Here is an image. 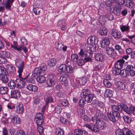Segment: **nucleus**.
Returning a JSON list of instances; mask_svg holds the SVG:
<instances>
[{
	"mask_svg": "<svg viewBox=\"0 0 135 135\" xmlns=\"http://www.w3.org/2000/svg\"><path fill=\"white\" fill-rule=\"evenodd\" d=\"M15 62V65L18 69L17 72L18 73L19 78L23 80H26L27 82L34 83L35 82V79H36L37 75H39L40 73L41 72V70H37V68H36L35 69L34 72L31 75L30 74H29L25 77L23 78L21 76L25 66L24 62L23 61L20 60L19 59H17L16 60Z\"/></svg>",
	"mask_w": 135,
	"mask_h": 135,
	"instance_id": "obj_1",
	"label": "nucleus"
},
{
	"mask_svg": "<svg viewBox=\"0 0 135 135\" xmlns=\"http://www.w3.org/2000/svg\"><path fill=\"white\" fill-rule=\"evenodd\" d=\"M93 95L91 93L90 90L85 89L81 90L80 97L81 98L85 99V100L87 103H90L91 102L93 98Z\"/></svg>",
	"mask_w": 135,
	"mask_h": 135,
	"instance_id": "obj_2",
	"label": "nucleus"
},
{
	"mask_svg": "<svg viewBox=\"0 0 135 135\" xmlns=\"http://www.w3.org/2000/svg\"><path fill=\"white\" fill-rule=\"evenodd\" d=\"M47 66L44 64L42 67H41L40 69L37 68V70H41V72L39 75H37L36 77V79L37 81L39 83H44L46 81V78L44 76L46 74V70L47 69Z\"/></svg>",
	"mask_w": 135,
	"mask_h": 135,
	"instance_id": "obj_3",
	"label": "nucleus"
},
{
	"mask_svg": "<svg viewBox=\"0 0 135 135\" xmlns=\"http://www.w3.org/2000/svg\"><path fill=\"white\" fill-rule=\"evenodd\" d=\"M80 57H84L85 62H88L91 60L92 57L93 52L90 50H84L83 49H80L78 53Z\"/></svg>",
	"mask_w": 135,
	"mask_h": 135,
	"instance_id": "obj_4",
	"label": "nucleus"
},
{
	"mask_svg": "<svg viewBox=\"0 0 135 135\" xmlns=\"http://www.w3.org/2000/svg\"><path fill=\"white\" fill-rule=\"evenodd\" d=\"M8 74L6 69L4 67L0 66V80L4 83H7L9 80Z\"/></svg>",
	"mask_w": 135,
	"mask_h": 135,
	"instance_id": "obj_5",
	"label": "nucleus"
},
{
	"mask_svg": "<svg viewBox=\"0 0 135 135\" xmlns=\"http://www.w3.org/2000/svg\"><path fill=\"white\" fill-rule=\"evenodd\" d=\"M116 135H134L128 128H124L122 129H118L115 132Z\"/></svg>",
	"mask_w": 135,
	"mask_h": 135,
	"instance_id": "obj_6",
	"label": "nucleus"
},
{
	"mask_svg": "<svg viewBox=\"0 0 135 135\" xmlns=\"http://www.w3.org/2000/svg\"><path fill=\"white\" fill-rule=\"evenodd\" d=\"M107 116L109 119L112 123L115 122L116 119H119L120 116L118 115L113 112H109L107 113Z\"/></svg>",
	"mask_w": 135,
	"mask_h": 135,
	"instance_id": "obj_7",
	"label": "nucleus"
},
{
	"mask_svg": "<svg viewBox=\"0 0 135 135\" xmlns=\"http://www.w3.org/2000/svg\"><path fill=\"white\" fill-rule=\"evenodd\" d=\"M44 120L43 115L41 113L36 114L35 121L37 125H42Z\"/></svg>",
	"mask_w": 135,
	"mask_h": 135,
	"instance_id": "obj_8",
	"label": "nucleus"
},
{
	"mask_svg": "<svg viewBox=\"0 0 135 135\" xmlns=\"http://www.w3.org/2000/svg\"><path fill=\"white\" fill-rule=\"evenodd\" d=\"M13 3L11 0H0V5L4 4L6 9L9 10H11Z\"/></svg>",
	"mask_w": 135,
	"mask_h": 135,
	"instance_id": "obj_9",
	"label": "nucleus"
},
{
	"mask_svg": "<svg viewBox=\"0 0 135 135\" xmlns=\"http://www.w3.org/2000/svg\"><path fill=\"white\" fill-rule=\"evenodd\" d=\"M105 53L109 57L115 56L117 55L116 52L114 49L110 47H107L105 49Z\"/></svg>",
	"mask_w": 135,
	"mask_h": 135,
	"instance_id": "obj_10",
	"label": "nucleus"
},
{
	"mask_svg": "<svg viewBox=\"0 0 135 135\" xmlns=\"http://www.w3.org/2000/svg\"><path fill=\"white\" fill-rule=\"evenodd\" d=\"M98 41V38L95 36H92L89 37L87 39V42L88 45H90L97 44Z\"/></svg>",
	"mask_w": 135,
	"mask_h": 135,
	"instance_id": "obj_11",
	"label": "nucleus"
},
{
	"mask_svg": "<svg viewBox=\"0 0 135 135\" xmlns=\"http://www.w3.org/2000/svg\"><path fill=\"white\" fill-rule=\"evenodd\" d=\"M54 80H55L54 75H50L49 76L46 83L47 87H51L53 86L55 84Z\"/></svg>",
	"mask_w": 135,
	"mask_h": 135,
	"instance_id": "obj_12",
	"label": "nucleus"
},
{
	"mask_svg": "<svg viewBox=\"0 0 135 135\" xmlns=\"http://www.w3.org/2000/svg\"><path fill=\"white\" fill-rule=\"evenodd\" d=\"M21 95V92L18 90H13L11 91V98L18 99Z\"/></svg>",
	"mask_w": 135,
	"mask_h": 135,
	"instance_id": "obj_13",
	"label": "nucleus"
},
{
	"mask_svg": "<svg viewBox=\"0 0 135 135\" xmlns=\"http://www.w3.org/2000/svg\"><path fill=\"white\" fill-rule=\"evenodd\" d=\"M126 70L129 75L133 77L135 75V71L134 70V67L131 65H128L126 66Z\"/></svg>",
	"mask_w": 135,
	"mask_h": 135,
	"instance_id": "obj_14",
	"label": "nucleus"
},
{
	"mask_svg": "<svg viewBox=\"0 0 135 135\" xmlns=\"http://www.w3.org/2000/svg\"><path fill=\"white\" fill-rule=\"evenodd\" d=\"M20 78L16 79L15 80V83L17 87L21 89L25 86V82L23 79Z\"/></svg>",
	"mask_w": 135,
	"mask_h": 135,
	"instance_id": "obj_15",
	"label": "nucleus"
},
{
	"mask_svg": "<svg viewBox=\"0 0 135 135\" xmlns=\"http://www.w3.org/2000/svg\"><path fill=\"white\" fill-rule=\"evenodd\" d=\"M112 36L115 38H120L121 37V33L118 30L113 29L111 32Z\"/></svg>",
	"mask_w": 135,
	"mask_h": 135,
	"instance_id": "obj_16",
	"label": "nucleus"
},
{
	"mask_svg": "<svg viewBox=\"0 0 135 135\" xmlns=\"http://www.w3.org/2000/svg\"><path fill=\"white\" fill-rule=\"evenodd\" d=\"M114 84L118 89L123 90L125 89V84L122 81H115Z\"/></svg>",
	"mask_w": 135,
	"mask_h": 135,
	"instance_id": "obj_17",
	"label": "nucleus"
},
{
	"mask_svg": "<svg viewBox=\"0 0 135 135\" xmlns=\"http://www.w3.org/2000/svg\"><path fill=\"white\" fill-rule=\"evenodd\" d=\"M68 75L67 74L65 73L60 76L59 80L63 84H66L68 83Z\"/></svg>",
	"mask_w": 135,
	"mask_h": 135,
	"instance_id": "obj_18",
	"label": "nucleus"
},
{
	"mask_svg": "<svg viewBox=\"0 0 135 135\" xmlns=\"http://www.w3.org/2000/svg\"><path fill=\"white\" fill-rule=\"evenodd\" d=\"M15 111L18 114L22 113L24 111V108L23 105L21 104H18L16 107Z\"/></svg>",
	"mask_w": 135,
	"mask_h": 135,
	"instance_id": "obj_19",
	"label": "nucleus"
},
{
	"mask_svg": "<svg viewBox=\"0 0 135 135\" xmlns=\"http://www.w3.org/2000/svg\"><path fill=\"white\" fill-rule=\"evenodd\" d=\"M95 124L97 125V126L100 129H102L106 127L105 122L100 119H99L96 122Z\"/></svg>",
	"mask_w": 135,
	"mask_h": 135,
	"instance_id": "obj_20",
	"label": "nucleus"
},
{
	"mask_svg": "<svg viewBox=\"0 0 135 135\" xmlns=\"http://www.w3.org/2000/svg\"><path fill=\"white\" fill-rule=\"evenodd\" d=\"M11 122L14 124H19L20 123V119L18 116L16 114L11 118Z\"/></svg>",
	"mask_w": 135,
	"mask_h": 135,
	"instance_id": "obj_21",
	"label": "nucleus"
},
{
	"mask_svg": "<svg viewBox=\"0 0 135 135\" xmlns=\"http://www.w3.org/2000/svg\"><path fill=\"white\" fill-rule=\"evenodd\" d=\"M26 89L29 91L36 92L38 90V87L35 85L32 84H29L26 86Z\"/></svg>",
	"mask_w": 135,
	"mask_h": 135,
	"instance_id": "obj_22",
	"label": "nucleus"
},
{
	"mask_svg": "<svg viewBox=\"0 0 135 135\" xmlns=\"http://www.w3.org/2000/svg\"><path fill=\"white\" fill-rule=\"evenodd\" d=\"M119 105H113L112 107V112L120 116L119 112H120V107H119Z\"/></svg>",
	"mask_w": 135,
	"mask_h": 135,
	"instance_id": "obj_23",
	"label": "nucleus"
},
{
	"mask_svg": "<svg viewBox=\"0 0 135 135\" xmlns=\"http://www.w3.org/2000/svg\"><path fill=\"white\" fill-rule=\"evenodd\" d=\"M123 62V61L119 59L117 60V62L115 63L114 66L116 68H117L118 69H121L123 67V64H124Z\"/></svg>",
	"mask_w": 135,
	"mask_h": 135,
	"instance_id": "obj_24",
	"label": "nucleus"
},
{
	"mask_svg": "<svg viewBox=\"0 0 135 135\" xmlns=\"http://www.w3.org/2000/svg\"><path fill=\"white\" fill-rule=\"evenodd\" d=\"M120 5L118 4L117 5L115 6L113 8V12L117 16H119L120 15V11L122 9Z\"/></svg>",
	"mask_w": 135,
	"mask_h": 135,
	"instance_id": "obj_25",
	"label": "nucleus"
},
{
	"mask_svg": "<svg viewBox=\"0 0 135 135\" xmlns=\"http://www.w3.org/2000/svg\"><path fill=\"white\" fill-rule=\"evenodd\" d=\"M104 56L102 54L97 53L95 55V59L98 61L103 62L104 60Z\"/></svg>",
	"mask_w": 135,
	"mask_h": 135,
	"instance_id": "obj_26",
	"label": "nucleus"
},
{
	"mask_svg": "<svg viewBox=\"0 0 135 135\" xmlns=\"http://www.w3.org/2000/svg\"><path fill=\"white\" fill-rule=\"evenodd\" d=\"M1 56L4 58L11 59L12 57V55L8 51L2 50L1 51Z\"/></svg>",
	"mask_w": 135,
	"mask_h": 135,
	"instance_id": "obj_27",
	"label": "nucleus"
},
{
	"mask_svg": "<svg viewBox=\"0 0 135 135\" xmlns=\"http://www.w3.org/2000/svg\"><path fill=\"white\" fill-rule=\"evenodd\" d=\"M95 115L98 118L102 117V118L105 120L107 119V117L105 115H102V112L99 109H97L96 111Z\"/></svg>",
	"mask_w": 135,
	"mask_h": 135,
	"instance_id": "obj_28",
	"label": "nucleus"
},
{
	"mask_svg": "<svg viewBox=\"0 0 135 135\" xmlns=\"http://www.w3.org/2000/svg\"><path fill=\"white\" fill-rule=\"evenodd\" d=\"M113 91L109 89H106L104 93V96L106 98H110L113 95Z\"/></svg>",
	"mask_w": 135,
	"mask_h": 135,
	"instance_id": "obj_29",
	"label": "nucleus"
},
{
	"mask_svg": "<svg viewBox=\"0 0 135 135\" xmlns=\"http://www.w3.org/2000/svg\"><path fill=\"white\" fill-rule=\"evenodd\" d=\"M120 28L122 32H126L127 35L128 34L130 31V27L128 26L122 25Z\"/></svg>",
	"mask_w": 135,
	"mask_h": 135,
	"instance_id": "obj_30",
	"label": "nucleus"
},
{
	"mask_svg": "<svg viewBox=\"0 0 135 135\" xmlns=\"http://www.w3.org/2000/svg\"><path fill=\"white\" fill-rule=\"evenodd\" d=\"M8 92V89L6 86L0 87V94L2 95L7 94Z\"/></svg>",
	"mask_w": 135,
	"mask_h": 135,
	"instance_id": "obj_31",
	"label": "nucleus"
},
{
	"mask_svg": "<svg viewBox=\"0 0 135 135\" xmlns=\"http://www.w3.org/2000/svg\"><path fill=\"white\" fill-rule=\"evenodd\" d=\"M57 63L56 59L55 58H52L48 60L47 64L50 66H55Z\"/></svg>",
	"mask_w": 135,
	"mask_h": 135,
	"instance_id": "obj_32",
	"label": "nucleus"
},
{
	"mask_svg": "<svg viewBox=\"0 0 135 135\" xmlns=\"http://www.w3.org/2000/svg\"><path fill=\"white\" fill-rule=\"evenodd\" d=\"M8 86L10 89H13L16 86L15 80H11L8 83Z\"/></svg>",
	"mask_w": 135,
	"mask_h": 135,
	"instance_id": "obj_33",
	"label": "nucleus"
},
{
	"mask_svg": "<svg viewBox=\"0 0 135 135\" xmlns=\"http://www.w3.org/2000/svg\"><path fill=\"white\" fill-rule=\"evenodd\" d=\"M108 30L105 27L101 28L98 31V32L101 36H105L108 33Z\"/></svg>",
	"mask_w": 135,
	"mask_h": 135,
	"instance_id": "obj_34",
	"label": "nucleus"
},
{
	"mask_svg": "<svg viewBox=\"0 0 135 135\" xmlns=\"http://www.w3.org/2000/svg\"><path fill=\"white\" fill-rule=\"evenodd\" d=\"M8 68L10 74L12 76H14L16 73L15 68L11 65H9L8 66Z\"/></svg>",
	"mask_w": 135,
	"mask_h": 135,
	"instance_id": "obj_35",
	"label": "nucleus"
},
{
	"mask_svg": "<svg viewBox=\"0 0 135 135\" xmlns=\"http://www.w3.org/2000/svg\"><path fill=\"white\" fill-rule=\"evenodd\" d=\"M45 99L46 103L47 104L49 102H51L53 101L52 97L51 95L47 93L45 95Z\"/></svg>",
	"mask_w": 135,
	"mask_h": 135,
	"instance_id": "obj_36",
	"label": "nucleus"
},
{
	"mask_svg": "<svg viewBox=\"0 0 135 135\" xmlns=\"http://www.w3.org/2000/svg\"><path fill=\"white\" fill-rule=\"evenodd\" d=\"M65 72V73H71L73 71V68L72 66L70 65H66Z\"/></svg>",
	"mask_w": 135,
	"mask_h": 135,
	"instance_id": "obj_37",
	"label": "nucleus"
},
{
	"mask_svg": "<svg viewBox=\"0 0 135 135\" xmlns=\"http://www.w3.org/2000/svg\"><path fill=\"white\" fill-rule=\"evenodd\" d=\"M87 79L86 77L84 76L79 79V83L81 85H84L87 82Z\"/></svg>",
	"mask_w": 135,
	"mask_h": 135,
	"instance_id": "obj_38",
	"label": "nucleus"
},
{
	"mask_svg": "<svg viewBox=\"0 0 135 135\" xmlns=\"http://www.w3.org/2000/svg\"><path fill=\"white\" fill-rule=\"evenodd\" d=\"M55 45L56 49L60 51L62 50V47L64 45V44L62 42H56L55 43Z\"/></svg>",
	"mask_w": 135,
	"mask_h": 135,
	"instance_id": "obj_39",
	"label": "nucleus"
},
{
	"mask_svg": "<svg viewBox=\"0 0 135 135\" xmlns=\"http://www.w3.org/2000/svg\"><path fill=\"white\" fill-rule=\"evenodd\" d=\"M79 59L77 60V61H76L77 64L79 66H82L84 64V59H83V57H80L79 56Z\"/></svg>",
	"mask_w": 135,
	"mask_h": 135,
	"instance_id": "obj_40",
	"label": "nucleus"
},
{
	"mask_svg": "<svg viewBox=\"0 0 135 135\" xmlns=\"http://www.w3.org/2000/svg\"><path fill=\"white\" fill-rule=\"evenodd\" d=\"M120 69V74L121 76L123 78L126 77L128 75H129V73L127 71V70L125 69L122 70Z\"/></svg>",
	"mask_w": 135,
	"mask_h": 135,
	"instance_id": "obj_41",
	"label": "nucleus"
},
{
	"mask_svg": "<svg viewBox=\"0 0 135 135\" xmlns=\"http://www.w3.org/2000/svg\"><path fill=\"white\" fill-rule=\"evenodd\" d=\"M102 42V44H104V47H107L110 44L109 39L105 37L103 40Z\"/></svg>",
	"mask_w": 135,
	"mask_h": 135,
	"instance_id": "obj_42",
	"label": "nucleus"
},
{
	"mask_svg": "<svg viewBox=\"0 0 135 135\" xmlns=\"http://www.w3.org/2000/svg\"><path fill=\"white\" fill-rule=\"evenodd\" d=\"M123 118L124 122L127 123H130L131 121V118L129 116L124 115L122 116Z\"/></svg>",
	"mask_w": 135,
	"mask_h": 135,
	"instance_id": "obj_43",
	"label": "nucleus"
},
{
	"mask_svg": "<svg viewBox=\"0 0 135 135\" xmlns=\"http://www.w3.org/2000/svg\"><path fill=\"white\" fill-rule=\"evenodd\" d=\"M79 58V56L77 54H73L71 55V60L72 61L76 62Z\"/></svg>",
	"mask_w": 135,
	"mask_h": 135,
	"instance_id": "obj_44",
	"label": "nucleus"
},
{
	"mask_svg": "<svg viewBox=\"0 0 135 135\" xmlns=\"http://www.w3.org/2000/svg\"><path fill=\"white\" fill-rule=\"evenodd\" d=\"M66 65L62 64L59 66L58 68V70L60 72H64L65 74V72Z\"/></svg>",
	"mask_w": 135,
	"mask_h": 135,
	"instance_id": "obj_45",
	"label": "nucleus"
},
{
	"mask_svg": "<svg viewBox=\"0 0 135 135\" xmlns=\"http://www.w3.org/2000/svg\"><path fill=\"white\" fill-rule=\"evenodd\" d=\"M120 69H119L116 68L115 67L113 68L112 70V73L114 75H119L120 74Z\"/></svg>",
	"mask_w": 135,
	"mask_h": 135,
	"instance_id": "obj_46",
	"label": "nucleus"
},
{
	"mask_svg": "<svg viewBox=\"0 0 135 135\" xmlns=\"http://www.w3.org/2000/svg\"><path fill=\"white\" fill-rule=\"evenodd\" d=\"M56 133L57 135H64V131L61 128H58L56 129Z\"/></svg>",
	"mask_w": 135,
	"mask_h": 135,
	"instance_id": "obj_47",
	"label": "nucleus"
},
{
	"mask_svg": "<svg viewBox=\"0 0 135 135\" xmlns=\"http://www.w3.org/2000/svg\"><path fill=\"white\" fill-rule=\"evenodd\" d=\"M91 46L89 47L90 50L93 52L98 49V46L97 44L91 45Z\"/></svg>",
	"mask_w": 135,
	"mask_h": 135,
	"instance_id": "obj_48",
	"label": "nucleus"
},
{
	"mask_svg": "<svg viewBox=\"0 0 135 135\" xmlns=\"http://www.w3.org/2000/svg\"><path fill=\"white\" fill-rule=\"evenodd\" d=\"M62 110V108L61 106L58 105H57L55 108V112L58 114L60 113Z\"/></svg>",
	"mask_w": 135,
	"mask_h": 135,
	"instance_id": "obj_49",
	"label": "nucleus"
},
{
	"mask_svg": "<svg viewBox=\"0 0 135 135\" xmlns=\"http://www.w3.org/2000/svg\"><path fill=\"white\" fill-rule=\"evenodd\" d=\"M120 112H122L123 111L124 112L127 108L128 106L126 104L122 103L120 104Z\"/></svg>",
	"mask_w": 135,
	"mask_h": 135,
	"instance_id": "obj_50",
	"label": "nucleus"
},
{
	"mask_svg": "<svg viewBox=\"0 0 135 135\" xmlns=\"http://www.w3.org/2000/svg\"><path fill=\"white\" fill-rule=\"evenodd\" d=\"M103 82L104 85L107 88H110L112 86L111 83L109 80H103Z\"/></svg>",
	"mask_w": 135,
	"mask_h": 135,
	"instance_id": "obj_51",
	"label": "nucleus"
},
{
	"mask_svg": "<svg viewBox=\"0 0 135 135\" xmlns=\"http://www.w3.org/2000/svg\"><path fill=\"white\" fill-rule=\"evenodd\" d=\"M60 121L63 124L65 125H68L69 123V121L67 119L63 117H61L60 118Z\"/></svg>",
	"mask_w": 135,
	"mask_h": 135,
	"instance_id": "obj_52",
	"label": "nucleus"
},
{
	"mask_svg": "<svg viewBox=\"0 0 135 135\" xmlns=\"http://www.w3.org/2000/svg\"><path fill=\"white\" fill-rule=\"evenodd\" d=\"M126 5H128V7L129 8H132L134 6V3L131 0H126Z\"/></svg>",
	"mask_w": 135,
	"mask_h": 135,
	"instance_id": "obj_53",
	"label": "nucleus"
},
{
	"mask_svg": "<svg viewBox=\"0 0 135 135\" xmlns=\"http://www.w3.org/2000/svg\"><path fill=\"white\" fill-rule=\"evenodd\" d=\"M59 102L61 105L64 106H68L69 103L68 101L66 99H60Z\"/></svg>",
	"mask_w": 135,
	"mask_h": 135,
	"instance_id": "obj_54",
	"label": "nucleus"
},
{
	"mask_svg": "<svg viewBox=\"0 0 135 135\" xmlns=\"http://www.w3.org/2000/svg\"><path fill=\"white\" fill-rule=\"evenodd\" d=\"M37 130L40 135H41L43 132V127L41 125L37 126Z\"/></svg>",
	"mask_w": 135,
	"mask_h": 135,
	"instance_id": "obj_55",
	"label": "nucleus"
},
{
	"mask_svg": "<svg viewBox=\"0 0 135 135\" xmlns=\"http://www.w3.org/2000/svg\"><path fill=\"white\" fill-rule=\"evenodd\" d=\"M112 2H114L118 3L119 5H122L124 4L126 2L125 0H112Z\"/></svg>",
	"mask_w": 135,
	"mask_h": 135,
	"instance_id": "obj_56",
	"label": "nucleus"
},
{
	"mask_svg": "<svg viewBox=\"0 0 135 135\" xmlns=\"http://www.w3.org/2000/svg\"><path fill=\"white\" fill-rule=\"evenodd\" d=\"M105 17L107 18L108 20L112 21L113 18V15L111 13H108L105 15Z\"/></svg>",
	"mask_w": 135,
	"mask_h": 135,
	"instance_id": "obj_57",
	"label": "nucleus"
},
{
	"mask_svg": "<svg viewBox=\"0 0 135 135\" xmlns=\"http://www.w3.org/2000/svg\"><path fill=\"white\" fill-rule=\"evenodd\" d=\"M130 112L129 114H133L135 116V107L133 106H130Z\"/></svg>",
	"mask_w": 135,
	"mask_h": 135,
	"instance_id": "obj_58",
	"label": "nucleus"
},
{
	"mask_svg": "<svg viewBox=\"0 0 135 135\" xmlns=\"http://www.w3.org/2000/svg\"><path fill=\"white\" fill-rule=\"evenodd\" d=\"M23 46V45H22L19 46L18 47L17 46L16 47H14L13 46V45H11V48H13L15 50H17L18 51L20 52L22 51V47Z\"/></svg>",
	"mask_w": 135,
	"mask_h": 135,
	"instance_id": "obj_59",
	"label": "nucleus"
},
{
	"mask_svg": "<svg viewBox=\"0 0 135 135\" xmlns=\"http://www.w3.org/2000/svg\"><path fill=\"white\" fill-rule=\"evenodd\" d=\"M76 33L78 36L82 38H83L85 36L84 33L81 31L77 30L76 31Z\"/></svg>",
	"mask_w": 135,
	"mask_h": 135,
	"instance_id": "obj_60",
	"label": "nucleus"
},
{
	"mask_svg": "<svg viewBox=\"0 0 135 135\" xmlns=\"http://www.w3.org/2000/svg\"><path fill=\"white\" fill-rule=\"evenodd\" d=\"M63 23H64V22H63L62 20H60L58 22V23L59 24V25L60 26H62L61 27V30H62L64 31L65 30L66 28V25H63L61 24L60 25V23H62L63 24Z\"/></svg>",
	"mask_w": 135,
	"mask_h": 135,
	"instance_id": "obj_61",
	"label": "nucleus"
},
{
	"mask_svg": "<svg viewBox=\"0 0 135 135\" xmlns=\"http://www.w3.org/2000/svg\"><path fill=\"white\" fill-rule=\"evenodd\" d=\"M75 133L76 135H83V130L80 129H76Z\"/></svg>",
	"mask_w": 135,
	"mask_h": 135,
	"instance_id": "obj_62",
	"label": "nucleus"
},
{
	"mask_svg": "<svg viewBox=\"0 0 135 135\" xmlns=\"http://www.w3.org/2000/svg\"><path fill=\"white\" fill-rule=\"evenodd\" d=\"M98 105L101 109H103L105 107V104L104 102L100 101L98 102Z\"/></svg>",
	"mask_w": 135,
	"mask_h": 135,
	"instance_id": "obj_63",
	"label": "nucleus"
},
{
	"mask_svg": "<svg viewBox=\"0 0 135 135\" xmlns=\"http://www.w3.org/2000/svg\"><path fill=\"white\" fill-rule=\"evenodd\" d=\"M16 135H27V134L24 131L20 130L18 131Z\"/></svg>",
	"mask_w": 135,
	"mask_h": 135,
	"instance_id": "obj_64",
	"label": "nucleus"
}]
</instances>
